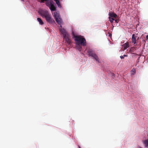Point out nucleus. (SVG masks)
Masks as SVG:
<instances>
[{
  "mask_svg": "<svg viewBox=\"0 0 148 148\" xmlns=\"http://www.w3.org/2000/svg\"><path fill=\"white\" fill-rule=\"evenodd\" d=\"M73 38H75V40L76 42V45H82L85 47L86 46V40L85 39L81 36H76L74 32H72Z\"/></svg>",
  "mask_w": 148,
  "mask_h": 148,
  "instance_id": "obj_1",
  "label": "nucleus"
},
{
  "mask_svg": "<svg viewBox=\"0 0 148 148\" xmlns=\"http://www.w3.org/2000/svg\"><path fill=\"white\" fill-rule=\"evenodd\" d=\"M39 13L41 16L43 18H45L48 22L52 23L55 22L51 18V14L48 11L42 10L40 11Z\"/></svg>",
  "mask_w": 148,
  "mask_h": 148,
  "instance_id": "obj_2",
  "label": "nucleus"
},
{
  "mask_svg": "<svg viewBox=\"0 0 148 148\" xmlns=\"http://www.w3.org/2000/svg\"><path fill=\"white\" fill-rule=\"evenodd\" d=\"M60 30L63 34L64 40L68 44L71 45V42L69 34L66 32L65 29L64 28L60 29Z\"/></svg>",
  "mask_w": 148,
  "mask_h": 148,
  "instance_id": "obj_3",
  "label": "nucleus"
},
{
  "mask_svg": "<svg viewBox=\"0 0 148 148\" xmlns=\"http://www.w3.org/2000/svg\"><path fill=\"white\" fill-rule=\"evenodd\" d=\"M89 56H91L97 62L99 63V59L97 55L92 49H90L88 51Z\"/></svg>",
  "mask_w": 148,
  "mask_h": 148,
  "instance_id": "obj_4",
  "label": "nucleus"
},
{
  "mask_svg": "<svg viewBox=\"0 0 148 148\" xmlns=\"http://www.w3.org/2000/svg\"><path fill=\"white\" fill-rule=\"evenodd\" d=\"M139 38L136 35H135L134 34L132 35V43L134 44L137 43L138 42V40Z\"/></svg>",
  "mask_w": 148,
  "mask_h": 148,
  "instance_id": "obj_5",
  "label": "nucleus"
},
{
  "mask_svg": "<svg viewBox=\"0 0 148 148\" xmlns=\"http://www.w3.org/2000/svg\"><path fill=\"white\" fill-rule=\"evenodd\" d=\"M53 3L52 1H50V6L49 8L51 11H55L56 10V7L53 4Z\"/></svg>",
  "mask_w": 148,
  "mask_h": 148,
  "instance_id": "obj_6",
  "label": "nucleus"
},
{
  "mask_svg": "<svg viewBox=\"0 0 148 148\" xmlns=\"http://www.w3.org/2000/svg\"><path fill=\"white\" fill-rule=\"evenodd\" d=\"M108 15L109 16V17H110L111 18L114 17L116 18L117 17V15L112 12H110Z\"/></svg>",
  "mask_w": 148,
  "mask_h": 148,
  "instance_id": "obj_7",
  "label": "nucleus"
},
{
  "mask_svg": "<svg viewBox=\"0 0 148 148\" xmlns=\"http://www.w3.org/2000/svg\"><path fill=\"white\" fill-rule=\"evenodd\" d=\"M55 20L60 25V27L62 28V26L61 25V24L62 23V21L60 17L57 18V19H56Z\"/></svg>",
  "mask_w": 148,
  "mask_h": 148,
  "instance_id": "obj_8",
  "label": "nucleus"
},
{
  "mask_svg": "<svg viewBox=\"0 0 148 148\" xmlns=\"http://www.w3.org/2000/svg\"><path fill=\"white\" fill-rule=\"evenodd\" d=\"M123 48L124 50H126L127 48L129 47V44L128 42H126L123 45Z\"/></svg>",
  "mask_w": 148,
  "mask_h": 148,
  "instance_id": "obj_9",
  "label": "nucleus"
},
{
  "mask_svg": "<svg viewBox=\"0 0 148 148\" xmlns=\"http://www.w3.org/2000/svg\"><path fill=\"white\" fill-rule=\"evenodd\" d=\"M54 16L55 19L60 17L59 13L58 12H54Z\"/></svg>",
  "mask_w": 148,
  "mask_h": 148,
  "instance_id": "obj_10",
  "label": "nucleus"
},
{
  "mask_svg": "<svg viewBox=\"0 0 148 148\" xmlns=\"http://www.w3.org/2000/svg\"><path fill=\"white\" fill-rule=\"evenodd\" d=\"M37 20L39 22L40 24L41 25H42L43 24V23L40 18H37Z\"/></svg>",
  "mask_w": 148,
  "mask_h": 148,
  "instance_id": "obj_11",
  "label": "nucleus"
},
{
  "mask_svg": "<svg viewBox=\"0 0 148 148\" xmlns=\"http://www.w3.org/2000/svg\"><path fill=\"white\" fill-rule=\"evenodd\" d=\"M54 1L56 2L58 7L59 8H61V5H60V1H59V0H54Z\"/></svg>",
  "mask_w": 148,
  "mask_h": 148,
  "instance_id": "obj_12",
  "label": "nucleus"
},
{
  "mask_svg": "<svg viewBox=\"0 0 148 148\" xmlns=\"http://www.w3.org/2000/svg\"><path fill=\"white\" fill-rule=\"evenodd\" d=\"M144 143L145 147H148V140H145L144 142Z\"/></svg>",
  "mask_w": 148,
  "mask_h": 148,
  "instance_id": "obj_13",
  "label": "nucleus"
},
{
  "mask_svg": "<svg viewBox=\"0 0 148 148\" xmlns=\"http://www.w3.org/2000/svg\"><path fill=\"white\" fill-rule=\"evenodd\" d=\"M136 72V70L135 68H133L131 71V73L132 75H134Z\"/></svg>",
  "mask_w": 148,
  "mask_h": 148,
  "instance_id": "obj_14",
  "label": "nucleus"
},
{
  "mask_svg": "<svg viewBox=\"0 0 148 148\" xmlns=\"http://www.w3.org/2000/svg\"><path fill=\"white\" fill-rule=\"evenodd\" d=\"M76 48L79 51H81L82 49V47L80 45H77Z\"/></svg>",
  "mask_w": 148,
  "mask_h": 148,
  "instance_id": "obj_15",
  "label": "nucleus"
},
{
  "mask_svg": "<svg viewBox=\"0 0 148 148\" xmlns=\"http://www.w3.org/2000/svg\"><path fill=\"white\" fill-rule=\"evenodd\" d=\"M109 18L110 21V22L112 23H113L114 21V18H111L110 17H109Z\"/></svg>",
  "mask_w": 148,
  "mask_h": 148,
  "instance_id": "obj_16",
  "label": "nucleus"
},
{
  "mask_svg": "<svg viewBox=\"0 0 148 148\" xmlns=\"http://www.w3.org/2000/svg\"><path fill=\"white\" fill-rule=\"evenodd\" d=\"M135 49V48L134 47H132L130 50V52H134V51Z\"/></svg>",
  "mask_w": 148,
  "mask_h": 148,
  "instance_id": "obj_17",
  "label": "nucleus"
},
{
  "mask_svg": "<svg viewBox=\"0 0 148 148\" xmlns=\"http://www.w3.org/2000/svg\"><path fill=\"white\" fill-rule=\"evenodd\" d=\"M46 4L47 5L49 8V7L50 6V1L49 2H46Z\"/></svg>",
  "mask_w": 148,
  "mask_h": 148,
  "instance_id": "obj_18",
  "label": "nucleus"
},
{
  "mask_svg": "<svg viewBox=\"0 0 148 148\" xmlns=\"http://www.w3.org/2000/svg\"><path fill=\"white\" fill-rule=\"evenodd\" d=\"M114 21H115V23H118V21H118V20H117V19H116V20H115V19H114Z\"/></svg>",
  "mask_w": 148,
  "mask_h": 148,
  "instance_id": "obj_19",
  "label": "nucleus"
},
{
  "mask_svg": "<svg viewBox=\"0 0 148 148\" xmlns=\"http://www.w3.org/2000/svg\"><path fill=\"white\" fill-rule=\"evenodd\" d=\"M120 57L121 59H122L124 58V57L123 56H121Z\"/></svg>",
  "mask_w": 148,
  "mask_h": 148,
  "instance_id": "obj_20",
  "label": "nucleus"
},
{
  "mask_svg": "<svg viewBox=\"0 0 148 148\" xmlns=\"http://www.w3.org/2000/svg\"><path fill=\"white\" fill-rule=\"evenodd\" d=\"M146 39L148 40V35H147L146 36Z\"/></svg>",
  "mask_w": 148,
  "mask_h": 148,
  "instance_id": "obj_21",
  "label": "nucleus"
},
{
  "mask_svg": "<svg viewBox=\"0 0 148 148\" xmlns=\"http://www.w3.org/2000/svg\"><path fill=\"white\" fill-rule=\"evenodd\" d=\"M46 0H41V1L42 2H43L45 1H46Z\"/></svg>",
  "mask_w": 148,
  "mask_h": 148,
  "instance_id": "obj_22",
  "label": "nucleus"
},
{
  "mask_svg": "<svg viewBox=\"0 0 148 148\" xmlns=\"http://www.w3.org/2000/svg\"><path fill=\"white\" fill-rule=\"evenodd\" d=\"M109 36H110H110H112V34H109Z\"/></svg>",
  "mask_w": 148,
  "mask_h": 148,
  "instance_id": "obj_23",
  "label": "nucleus"
},
{
  "mask_svg": "<svg viewBox=\"0 0 148 148\" xmlns=\"http://www.w3.org/2000/svg\"><path fill=\"white\" fill-rule=\"evenodd\" d=\"M78 147L79 148H81L79 146H78Z\"/></svg>",
  "mask_w": 148,
  "mask_h": 148,
  "instance_id": "obj_24",
  "label": "nucleus"
},
{
  "mask_svg": "<svg viewBox=\"0 0 148 148\" xmlns=\"http://www.w3.org/2000/svg\"><path fill=\"white\" fill-rule=\"evenodd\" d=\"M123 56H126V55H124Z\"/></svg>",
  "mask_w": 148,
  "mask_h": 148,
  "instance_id": "obj_25",
  "label": "nucleus"
},
{
  "mask_svg": "<svg viewBox=\"0 0 148 148\" xmlns=\"http://www.w3.org/2000/svg\"><path fill=\"white\" fill-rule=\"evenodd\" d=\"M140 148H141L140 147Z\"/></svg>",
  "mask_w": 148,
  "mask_h": 148,
  "instance_id": "obj_26",
  "label": "nucleus"
}]
</instances>
